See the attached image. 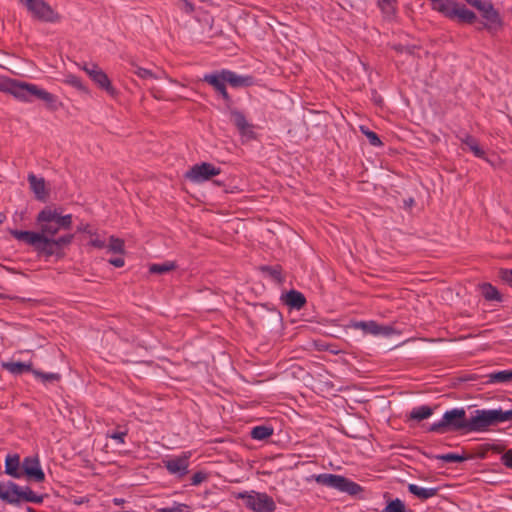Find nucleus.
Here are the masks:
<instances>
[{
  "label": "nucleus",
  "mask_w": 512,
  "mask_h": 512,
  "mask_svg": "<svg viewBox=\"0 0 512 512\" xmlns=\"http://www.w3.org/2000/svg\"><path fill=\"white\" fill-rule=\"evenodd\" d=\"M381 512H412L406 509L404 502L399 499H393L387 502L386 507Z\"/></svg>",
  "instance_id": "obj_31"
},
{
  "label": "nucleus",
  "mask_w": 512,
  "mask_h": 512,
  "mask_svg": "<svg viewBox=\"0 0 512 512\" xmlns=\"http://www.w3.org/2000/svg\"><path fill=\"white\" fill-rule=\"evenodd\" d=\"M22 472L28 479L35 482H43L45 480V474L41 468L39 458L37 456L25 457L22 462Z\"/></svg>",
  "instance_id": "obj_13"
},
{
  "label": "nucleus",
  "mask_w": 512,
  "mask_h": 512,
  "mask_svg": "<svg viewBox=\"0 0 512 512\" xmlns=\"http://www.w3.org/2000/svg\"><path fill=\"white\" fill-rule=\"evenodd\" d=\"M416 48H417L416 46H405L402 44H397V45L393 46V49L397 53H405L408 55H414Z\"/></svg>",
  "instance_id": "obj_44"
},
{
  "label": "nucleus",
  "mask_w": 512,
  "mask_h": 512,
  "mask_svg": "<svg viewBox=\"0 0 512 512\" xmlns=\"http://www.w3.org/2000/svg\"><path fill=\"white\" fill-rule=\"evenodd\" d=\"M282 299L284 303L292 309L299 310L306 304L305 296L301 292L294 289L283 295Z\"/></svg>",
  "instance_id": "obj_18"
},
{
  "label": "nucleus",
  "mask_w": 512,
  "mask_h": 512,
  "mask_svg": "<svg viewBox=\"0 0 512 512\" xmlns=\"http://www.w3.org/2000/svg\"><path fill=\"white\" fill-rule=\"evenodd\" d=\"M273 434V428L265 425L255 426L251 430V437L255 440H264Z\"/></svg>",
  "instance_id": "obj_28"
},
{
  "label": "nucleus",
  "mask_w": 512,
  "mask_h": 512,
  "mask_svg": "<svg viewBox=\"0 0 512 512\" xmlns=\"http://www.w3.org/2000/svg\"><path fill=\"white\" fill-rule=\"evenodd\" d=\"M431 2V8L443 14L445 17H451V11H453L457 1L456 0H429Z\"/></svg>",
  "instance_id": "obj_21"
},
{
  "label": "nucleus",
  "mask_w": 512,
  "mask_h": 512,
  "mask_svg": "<svg viewBox=\"0 0 512 512\" xmlns=\"http://www.w3.org/2000/svg\"><path fill=\"white\" fill-rule=\"evenodd\" d=\"M501 418H502V422H506V421L512 420V409L508 410V411H503L502 410Z\"/></svg>",
  "instance_id": "obj_52"
},
{
  "label": "nucleus",
  "mask_w": 512,
  "mask_h": 512,
  "mask_svg": "<svg viewBox=\"0 0 512 512\" xmlns=\"http://www.w3.org/2000/svg\"><path fill=\"white\" fill-rule=\"evenodd\" d=\"M253 494H249L248 492H243L238 494V498L246 499V506L254 511V508L256 507L257 500L255 499L257 492H252Z\"/></svg>",
  "instance_id": "obj_41"
},
{
  "label": "nucleus",
  "mask_w": 512,
  "mask_h": 512,
  "mask_svg": "<svg viewBox=\"0 0 512 512\" xmlns=\"http://www.w3.org/2000/svg\"><path fill=\"white\" fill-rule=\"evenodd\" d=\"M408 491L421 500H427L437 495L438 488H423L416 484H409Z\"/></svg>",
  "instance_id": "obj_23"
},
{
  "label": "nucleus",
  "mask_w": 512,
  "mask_h": 512,
  "mask_svg": "<svg viewBox=\"0 0 512 512\" xmlns=\"http://www.w3.org/2000/svg\"><path fill=\"white\" fill-rule=\"evenodd\" d=\"M502 280L512 285V269H502L500 271Z\"/></svg>",
  "instance_id": "obj_48"
},
{
  "label": "nucleus",
  "mask_w": 512,
  "mask_h": 512,
  "mask_svg": "<svg viewBox=\"0 0 512 512\" xmlns=\"http://www.w3.org/2000/svg\"><path fill=\"white\" fill-rule=\"evenodd\" d=\"M434 409L428 405L414 407L409 413V420L420 422L433 415Z\"/></svg>",
  "instance_id": "obj_24"
},
{
  "label": "nucleus",
  "mask_w": 512,
  "mask_h": 512,
  "mask_svg": "<svg viewBox=\"0 0 512 512\" xmlns=\"http://www.w3.org/2000/svg\"><path fill=\"white\" fill-rule=\"evenodd\" d=\"M108 249H109V251H111L113 253L123 254L124 253V241L120 238L111 236L109 239Z\"/></svg>",
  "instance_id": "obj_33"
},
{
  "label": "nucleus",
  "mask_w": 512,
  "mask_h": 512,
  "mask_svg": "<svg viewBox=\"0 0 512 512\" xmlns=\"http://www.w3.org/2000/svg\"><path fill=\"white\" fill-rule=\"evenodd\" d=\"M182 2V7L181 9L187 13V14H192L195 10V7H194V4L192 2H190L189 0H180Z\"/></svg>",
  "instance_id": "obj_47"
},
{
  "label": "nucleus",
  "mask_w": 512,
  "mask_h": 512,
  "mask_svg": "<svg viewBox=\"0 0 512 512\" xmlns=\"http://www.w3.org/2000/svg\"><path fill=\"white\" fill-rule=\"evenodd\" d=\"M28 182L30 184L32 191L35 193L36 198L39 200H45L46 191L44 178H38L34 174H29Z\"/></svg>",
  "instance_id": "obj_22"
},
{
  "label": "nucleus",
  "mask_w": 512,
  "mask_h": 512,
  "mask_svg": "<svg viewBox=\"0 0 512 512\" xmlns=\"http://www.w3.org/2000/svg\"><path fill=\"white\" fill-rule=\"evenodd\" d=\"M356 328H361L365 333H369L372 335L386 334L387 327L380 326L374 321H361L355 324Z\"/></svg>",
  "instance_id": "obj_25"
},
{
  "label": "nucleus",
  "mask_w": 512,
  "mask_h": 512,
  "mask_svg": "<svg viewBox=\"0 0 512 512\" xmlns=\"http://www.w3.org/2000/svg\"><path fill=\"white\" fill-rule=\"evenodd\" d=\"M2 367L5 370H7L8 372H10L11 374L16 375V376L22 375L23 373H27V372L33 373V371H34L33 365L31 362H29V363L14 362V361L3 362Z\"/></svg>",
  "instance_id": "obj_20"
},
{
  "label": "nucleus",
  "mask_w": 512,
  "mask_h": 512,
  "mask_svg": "<svg viewBox=\"0 0 512 512\" xmlns=\"http://www.w3.org/2000/svg\"><path fill=\"white\" fill-rule=\"evenodd\" d=\"M395 2H396L395 0H379L378 6L380 7V9L383 12L390 14V13L394 12V10H395V7H394Z\"/></svg>",
  "instance_id": "obj_42"
},
{
  "label": "nucleus",
  "mask_w": 512,
  "mask_h": 512,
  "mask_svg": "<svg viewBox=\"0 0 512 512\" xmlns=\"http://www.w3.org/2000/svg\"><path fill=\"white\" fill-rule=\"evenodd\" d=\"M5 473L13 478L19 479L23 476L20 468V457L18 454L8 455L5 459Z\"/></svg>",
  "instance_id": "obj_17"
},
{
  "label": "nucleus",
  "mask_w": 512,
  "mask_h": 512,
  "mask_svg": "<svg viewBox=\"0 0 512 512\" xmlns=\"http://www.w3.org/2000/svg\"><path fill=\"white\" fill-rule=\"evenodd\" d=\"M190 452H183L180 456L164 460V466L172 475L182 478L188 473Z\"/></svg>",
  "instance_id": "obj_12"
},
{
  "label": "nucleus",
  "mask_w": 512,
  "mask_h": 512,
  "mask_svg": "<svg viewBox=\"0 0 512 512\" xmlns=\"http://www.w3.org/2000/svg\"><path fill=\"white\" fill-rule=\"evenodd\" d=\"M461 142L465 144L469 150L479 158H484L485 152L479 146L478 141L471 135L466 134L464 137L460 138Z\"/></svg>",
  "instance_id": "obj_26"
},
{
  "label": "nucleus",
  "mask_w": 512,
  "mask_h": 512,
  "mask_svg": "<svg viewBox=\"0 0 512 512\" xmlns=\"http://www.w3.org/2000/svg\"><path fill=\"white\" fill-rule=\"evenodd\" d=\"M221 173L219 167L214 166L211 163L203 162L201 164L193 165L185 174V177L194 182L202 183L210 180L212 177L217 176Z\"/></svg>",
  "instance_id": "obj_9"
},
{
  "label": "nucleus",
  "mask_w": 512,
  "mask_h": 512,
  "mask_svg": "<svg viewBox=\"0 0 512 512\" xmlns=\"http://www.w3.org/2000/svg\"><path fill=\"white\" fill-rule=\"evenodd\" d=\"M501 461L507 468L512 469V449L507 450L502 456Z\"/></svg>",
  "instance_id": "obj_46"
},
{
  "label": "nucleus",
  "mask_w": 512,
  "mask_h": 512,
  "mask_svg": "<svg viewBox=\"0 0 512 512\" xmlns=\"http://www.w3.org/2000/svg\"><path fill=\"white\" fill-rule=\"evenodd\" d=\"M450 19L457 18L461 23L473 24L476 21V14L467 9L464 5L456 3L453 11H451Z\"/></svg>",
  "instance_id": "obj_16"
},
{
  "label": "nucleus",
  "mask_w": 512,
  "mask_h": 512,
  "mask_svg": "<svg viewBox=\"0 0 512 512\" xmlns=\"http://www.w3.org/2000/svg\"><path fill=\"white\" fill-rule=\"evenodd\" d=\"M74 239V235L73 234H65V235H62L58 238H54V245L58 251V253L60 252V250H62L64 247L70 245L72 243Z\"/></svg>",
  "instance_id": "obj_34"
},
{
  "label": "nucleus",
  "mask_w": 512,
  "mask_h": 512,
  "mask_svg": "<svg viewBox=\"0 0 512 512\" xmlns=\"http://www.w3.org/2000/svg\"><path fill=\"white\" fill-rule=\"evenodd\" d=\"M253 494H249L248 492H243L238 494V498L246 499V506L254 511V508L256 507L257 500L255 499L257 492H252Z\"/></svg>",
  "instance_id": "obj_40"
},
{
  "label": "nucleus",
  "mask_w": 512,
  "mask_h": 512,
  "mask_svg": "<svg viewBox=\"0 0 512 512\" xmlns=\"http://www.w3.org/2000/svg\"><path fill=\"white\" fill-rule=\"evenodd\" d=\"M176 267H177V265L175 264V262H172V261H167V262L159 263V264L155 263V264L150 265L149 272L151 274H164V273L175 270Z\"/></svg>",
  "instance_id": "obj_27"
},
{
  "label": "nucleus",
  "mask_w": 512,
  "mask_h": 512,
  "mask_svg": "<svg viewBox=\"0 0 512 512\" xmlns=\"http://www.w3.org/2000/svg\"><path fill=\"white\" fill-rule=\"evenodd\" d=\"M427 432L446 434L452 432L468 433V417L464 408L447 410L442 418L426 428Z\"/></svg>",
  "instance_id": "obj_4"
},
{
  "label": "nucleus",
  "mask_w": 512,
  "mask_h": 512,
  "mask_svg": "<svg viewBox=\"0 0 512 512\" xmlns=\"http://www.w3.org/2000/svg\"><path fill=\"white\" fill-rule=\"evenodd\" d=\"M414 204V200L410 198L409 200L405 201V205L411 207Z\"/></svg>",
  "instance_id": "obj_55"
},
{
  "label": "nucleus",
  "mask_w": 512,
  "mask_h": 512,
  "mask_svg": "<svg viewBox=\"0 0 512 512\" xmlns=\"http://www.w3.org/2000/svg\"><path fill=\"white\" fill-rule=\"evenodd\" d=\"M89 244L95 248H98V249H102L104 247H106V244H105V241L104 240H101L99 238H93L90 240Z\"/></svg>",
  "instance_id": "obj_49"
},
{
  "label": "nucleus",
  "mask_w": 512,
  "mask_h": 512,
  "mask_svg": "<svg viewBox=\"0 0 512 512\" xmlns=\"http://www.w3.org/2000/svg\"><path fill=\"white\" fill-rule=\"evenodd\" d=\"M314 480L320 485L333 488L352 496L357 495L363 490L358 483L341 475L322 473L315 475Z\"/></svg>",
  "instance_id": "obj_7"
},
{
  "label": "nucleus",
  "mask_w": 512,
  "mask_h": 512,
  "mask_svg": "<svg viewBox=\"0 0 512 512\" xmlns=\"http://www.w3.org/2000/svg\"><path fill=\"white\" fill-rule=\"evenodd\" d=\"M202 80L212 86L213 89L222 97L225 106L228 109L233 105V100L227 91L226 84H229L232 88H241L252 86L255 83L253 76L238 75L228 69L207 73L203 76Z\"/></svg>",
  "instance_id": "obj_1"
},
{
  "label": "nucleus",
  "mask_w": 512,
  "mask_h": 512,
  "mask_svg": "<svg viewBox=\"0 0 512 512\" xmlns=\"http://www.w3.org/2000/svg\"><path fill=\"white\" fill-rule=\"evenodd\" d=\"M33 375L37 378H40L43 382H52L60 380V374L58 373H44L34 369Z\"/></svg>",
  "instance_id": "obj_38"
},
{
  "label": "nucleus",
  "mask_w": 512,
  "mask_h": 512,
  "mask_svg": "<svg viewBox=\"0 0 512 512\" xmlns=\"http://www.w3.org/2000/svg\"><path fill=\"white\" fill-rule=\"evenodd\" d=\"M109 263L115 267H123L125 262L122 257H117L109 259Z\"/></svg>",
  "instance_id": "obj_51"
},
{
  "label": "nucleus",
  "mask_w": 512,
  "mask_h": 512,
  "mask_svg": "<svg viewBox=\"0 0 512 512\" xmlns=\"http://www.w3.org/2000/svg\"><path fill=\"white\" fill-rule=\"evenodd\" d=\"M126 436V432H115L110 435V437L116 440L118 443L123 444Z\"/></svg>",
  "instance_id": "obj_50"
},
{
  "label": "nucleus",
  "mask_w": 512,
  "mask_h": 512,
  "mask_svg": "<svg viewBox=\"0 0 512 512\" xmlns=\"http://www.w3.org/2000/svg\"><path fill=\"white\" fill-rule=\"evenodd\" d=\"M501 409H477L468 417V433L482 432L491 426L502 423Z\"/></svg>",
  "instance_id": "obj_6"
},
{
  "label": "nucleus",
  "mask_w": 512,
  "mask_h": 512,
  "mask_svg": "<svg viewBox=\"0 0 512 512\" xmlns=\"http://www.w3.org/2000/svg\"><path fill=\"white\" fill-rule=\"evenodd\" d=\"M360 130L367 137V139L369 140V143L372 146H376L377 147V146L383 145V143L380 140L379 136L375 132L369 130L365 126H361Z\"/></svg>",
  "instance_id": "obj_35"
},
{
  "label": "nucleus",
  "mask_w": 512,
  "mask_h": 512,
  "mask_svg": "<svg viewBox=\"0 0 512 512\" xmlns=\"http://www.w3.org/2000/svg\"><path fill=\"white\" fill-rule=\"evenodd\" d=\"M78 231H80V232H85V233H87V234H89V235H91V236H93V235H94V233H93V232L91 231V229H90V225H88V224H85V225H83V224H82V225H80V226L78 227Z\"/></svg>",
  "instance_id": "obj_53"
},
{
  "label": "nucleus",
  "mask_w": 512,
  "mask_h": 512,
  "mask_svg": "<svg viewBox=\"0 0 512 512\" xmlns=\"http://www.w3.org/2000/svg\"><path fill=\"white\" fill-rule=\"evenodd\" d=\"M261 271L278 283L283 281L282 267L280 265L275 266H262Z\"/></svg>",
  "instance_id": "obj_30"
},
{
  "label": "nucleus",
  "mask_w": 512,
  "mask_h": 512,
  "mask_svg": "<svg viewBox=\"0 0 512 512\" xmlns=\"http://www.w3.org/2000/svg\"><path fill=\"white\" fill-rule=\"evenodd\" d=\"M7 488L11 490V498L16 500L10 504L19 505L22 500L32 503H42L43 501V497L36 495L29 487L21 488L16 483L9 481Z\"/></svg>",
  "instance_id": "obj_11"
},
{
  "label": "nucleus",
  "mask_w": 512,
  "mask_h": 512,
  "mask_svg": "<svg viewBox=\"0 0 512 512\" xmlns=\"http://www.w3.org/2000/svg\"><path fill=\"white\" fill-rule=\"evenodd\" d=\"M84 502H85L84 498H78V499H75L73 501V503L76 504V505H80V504H82Z\"/></svg>",
  "instance_id": "obj_54"
},
{
  "label": "nucleus",
  "mask_w": 512,
  "mask_h": 512,
  "mask_svg": "<svg viewBox=\"0 0 512 512\" xmlns=\"http://www.w3.org/2000/svg\"><path fill=\"white\" fill-rule=\"evenodd\" d=\"M12 236L34 248L40 254L47 257L57 255L58 251L54 245V238L45 236L44 234H38L33 231L13 230L11 231Z\"/></svg>",
  "instance_id": "obj_5"
},
{
  "label": "nucleus",
  "mask_w": 512,
  "mask_h": 512,
  "mask_svg": "<svg viewBox=\"0 0 512 512\" xmlns=\"http://www.w3.org/2000/svg\"><path fill=\"white\" fill-rule=\"evenodd\" d=\"M190 510V507L184 503H176L173 507H166L158 509L156 512H184Z\"/></svg>",
  "instance_id": "obj_43"
},
{
  "label": "nucleus",
  "mask_w": 512,
  "mask_h": 512,
  "mask_svg": "<svg viewBox=\"0 0 512 512\" xmlns=\"http://www.w3.org/2000/svg\"><path fill=\"white\" fill-rule=\"evenodd\" d=\"M83 70L99 88L105 90L111 96L116 95V89L113 87L107 74L97 64H85Z\"/></svg>",
  "instance_id": "obj_10"
},
{
  "label": "nucleus",
  "mask_w": 512,
  "mask_h": 512,
  "mask_svg": "<svg viewBox=\"0 0 512 512\" xmlns=\"http://www.w3.org/2000/svg\"><path fill=\"white\" fill-rule=\"evenodd\" d=\"M36 223L40 229L38 234L54 237L60 230H69L73 218L71 214L61 215L57 209L47 206L38 213Z\"/></svg>",
  "instance_id": "obj_3"
},
{
  "label": "nucleus",
  "mask_w": 512,
  "mask_h": 512,
  "mask_svg": "<svg viewBox=\"0 0 512 512\" xmlns=\"http://www.w3.org/2000/svg\"><path fill=\"white\" fill-rule=\"evenodd\" d=\"M65 83L75 87L76 89H78L80 91H86V87L84 86L82 80L75 75H72V74L67 75L66 79H65Z\"/></svg>",
  "instance_id": "obj_39"
},
{
  "label": "nucleus",
  "mask_w": 512,
  "mask_h": 512,
  "mask_svg": "<svg viewBox=\"0 0 512 512\" xmlns=\"http://www.w3.org/2000/svg\"><path fill=\"white\" fill-rule=\"evenodd\" d=\"M480 11L482 17L491 24L500 22L499 13L494 9L490 1L475 0L471 5Z\"/></svg>",
  "instance_id": "obj_14"
},
{
  "label": "nucleus",
  "mask_w": 512,
  "mask_h": 512,
  "mask_svg": "<svg viewBox=\"0 0 512 512\" xmlns=\"http://www.w3.org/2000/svg\"><path fill=\"white\" fill-rule=\"evenodd\" d=\"M3 90L21 101L29 102L34 97L44 101L49 108L53 110L57 109V97L35 84L18 80H8L3 84Z\"/></svg>",
  "instance_id": "obj_2"
},
{
  "label": "nucleus",
  "mask_w": 512,
  "mask_h": 512,
  "mask_svg": "<svg viewBox=\"0 0 512 512\" xmlns=\"http://www.w3.org/2000/svg\"><path fill=\"white\" fill-rule=\"evenodd\" d=\"M483 297L488 301H501V294L489 283H485L481 287Z\"/></svg>",
  "instance_id": "obj_29"
},
{
  "label": "nucleus",
  "mask_w": 512,
  "mask_h": 512,
  "mask_svg": "<svg viewBox=\"0 0 512 512\" xmlns=\"http://www.w3.org/2000/svg\"><path fill=\"white\" fill-rule=\"evenodd\" d=\"M207 479V474L204 472H196L191 477V484L197 486Z\"/></svg>",
  "instance_id": "obj_45"
},
{
  "label": "nucleus",
  "mask_w": 512,
  "mask_h": 512,
  "mask_svg": "<svg viewBox=\"0 0 512 512\" xmlns=\"http://www.w3.org/2000/svg\"><path fill=\"white\" fill-rule=\"evenodd\" d=\"M27 510H28V512H34V509L31 507H28Z\"/></svg>",
  "instance_id": "obj_56"
},
{
  "label": "nucleus",
  "mask_w": 512,
  "mask_h": 512,
  "mask_svg": "<svg viewBox=\"0 0 512 512\" xmlns=\"http://www.w3.org/2000/svg\"><path fill=\"white\" fill-rule=\"evenodd\" d=\"M229 110L232 117V121L236 128L238 129V131L240 132V134L244 136H249L250 138H254L255 134L252 130L253 126L248 123L245 115L239 110L232 109V107Z\"/></svg>",
  "instance_id": "obj_15"
},
{
  "label": "nucleus",
  "mask_w": 512,
  "mask_h": 512,
  "mask_svg": "<svg viewBox=\"0 0 512 512\" xmlns=\"http://www.w3.org/2000/svg\"><path fill=\"white\" fill-rule=\"evenodd\" d=\"M32 16L42 22L56 23L60 15L44 0H18Z\"/></svg>",
  "instance_id": "obj_8"
},
{
  "label": "nucleus",
  "mask_w": 512,
  "mask_h": 512,
  "mask_svg": "<svg viewBox=\"0 0 512 512\" xmlns=\"http://www.w3.org/2000/svg\"><path fill=\"white\" fill-rule=\"evenodd\" d=\"M489 381L493 383H505L512 381V371L503 370L489 375Z\"/></svg>",
  "instance_id": "obj_32"
},
{
  "label": "nucleus",
  "mask_w": 512,
  "mask_h": 512,
  "mask_svg": "<svg viewBox=\"0 0 512 512\" xmlns=\"http://www.w3.org/2000/svg\"><path fill=\"white\" fill-rule=\"evenodd\" d=\"M437 459H439L443 462H446V463H458V462L465 461L467 459V457L463 456V455L456 454V453H447V454L438 455Z\"/></svg>",
  "instance_id": "obj_36"
},
{
  "label": "nucleus",
  "mask_w": 512,
  "mask_h": 512,
  "mask_svg": "<svg viewBox=\"0 0 512 512\" xmlns=\"http://www.w3.org/2000/svg\"><path fill=\"white\" fill-rule=\"evenodd\" d=\"M133 66V73L136 74L138 77L142 79H157L155 74L146 68H142L138 65L132 64Z\"/></svg>",
  "instance_id": "obj_37"
},
{
  "label": "nucleus",
  "mask_w": 512,
  "mask_h": 512,
  "mask_svg": "<svg viewBox=\"0 0 512 512\" xmlns=\"http://www.w3.org/2000/svg\"><path fill=\"white\" fill-rule=\"evenodd\" d=\"M256 507L254 512H274L276 504L271 496L266 493H256Z\"/></svg>",
  "instance_id": "obj_19"
}]
</instances>
